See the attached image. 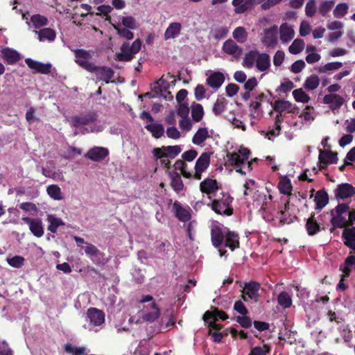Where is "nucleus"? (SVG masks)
<instances>
[{
	"mask_svg": "<svg viewBox=\"0 0 355 355\" xmlns=\"http://www.w3.org/2000/svg\"><path fill=\"white\" fill-rule=\"evenodd\" d=\"M279 33L280 40L284 43H287L291 41L295 35L294 30L286 23H284L281 25Z\"/></svg>",
	"mask_w": 355,
	"mask_h": 355,
	"instance_id": "b1692460",
	"label": "nucleus"
},
{
	"mask_svg": "<svg viewBox=\"0 0 355 355\" xmlns=\"http://www.w3.org/2000/svg\"><path fill=\"white\" fill-rule=\"evenodd\" d=\"M343 67V63L340 62H328L324 66H320L315 68L320 73H327L329 71H336L340 69Z\"/></svg>",
	"mask_w": 355,
	"mask_h": 355,
	"instance_id": "4c0bfd02",
	"label": "nucleus"
},
{
	"mask_svg": "<svg viewBox=\"0 0 355 355\" xmlns=\"http://www.w3.org/2000/svg\"><path fill=\"white\" fill-rule=\"evenodd\" d=\"M209 137L207 128H200L192 138V142L200 145Z\"/></svg>",
	"mask_w": 355,
	"mask_h": 355,
	"instance_id": "c9c22d12",
	"label": "nucleus"
},
{
	"mask_svg": "<svg viewBox=\"0 0 355 355\" xmlns=\"http://www.w3.org/2000/svg\"><path fill=\"white\" fill-rule=\"evenodd\" d=\"M305 13L309 17H312L316 13L315 0H309L305 6Z\"/></svg>",
	"mask_w": 355,
	"mask_h": 355,
	"instance_id": "13d9d810",
	"label": "nucleus"
},
{
	"mask_svg": "<svg viewBox=\"0 0 355 355\" xmlns=\"http://www.w3.org/2000/svg\"><path fill=\"white\" fill-rule=\"evenodd\" d=\"M22 220L29 225L30 230L35 236L41 237L43 235L44 230L41 221L28 217L23 218Z\"/></svg>",
	"mask_w": 355,
	"mask_h": 355,
	"instance_id": "a211bd4d",
	"label": "nucleus"
},
{
	"mask_svg": "<svg viewBox=\"0 0 355 355\" xmlns=\"http://www.w3.org/2000/svg\"><path fill=\"white\" fill-rule=\"evenodd\" d=\"M227 101L223 96H219L214 103L212 112L215 116H219L225 112L227 108Z\"/></svg>",
	"mask_w": 355,
	"mask_h": 355,
	"instance_id": "7c9ffc66",
	"label": "nucleus"
},
{
	"mask_svg": "<svg viewBox=\"0 0 355 355\" xmlns=\"http://www.w3.org/2000/svg\"><path fill=\"white\" fill-rule=\"evenodd\" d=\"M292 108V103L288 101L277 100L273 105V109L282 114V112L289 110Z\"/></svg>",
	"mask_w": 355,
	"mask_h": 355,
	"instance_id": "a18cd8bd",
	"label": "nucleus"
},
{
	"mask_svg": "<svg viewBox=\"0 0 355 355\" xmlns=\"http://www.w3.org/2000/svg\"><path fill=\"white\" fill-rule=\"evenodd\" d=\"M229 30L227 27H218L214 32V37L216 40L224 38L227 36Z\"/></svg>",
	"mask_w": 355,
	"mask_h": 355,
	"instance_id": "338daca9",
	"label": "nucleus"
},
{
	"mask_svg": "<svg viewBox=\"0 0 355 355\" xmlns=\"http://www.w3.org/2000/svg\"><path fill=\"white\" fill-rule=\"evenodd\" d=\"M334 193L336 199L344 200L355 194V187L349 183H342L337 186Z\"/></svg>",
	"mask_w": 355,
	"mask_h": 355,
	"instance_id": "9d476101",
	"label": "nucleus"
},
{
	"mask_svg": "<svg viewBox=\"0 0 355 355\" xmlns=\"http://www.w3.org/2000/svg\"><path fill=\"white\" fill-rule=\"evenodd\" d=\"M141 46L140 39L135 40L131 45L128 42H123L121 46V51L115 54V59L121 62H130L137 53Z\"/></svg>",
	"mask_w": 355,
	"mask_h": 355,
	"instance_id": "f03ea898",
	"label": "nucleus"
},
{
	"mask_svg": "<svg viewBox=\"0 0 355 355\" xmlns=\"http://www.w3.org/2000/svg\"><path fill=\"white\" fill-rule=\"evenodd\" d=\"M306 67V64L303 60H298L293 62L290 67L291 71L293 73H300Z\"/></svg>",
	"mask_w": 355,
	"mask_h": 355,
	"instance_id": "bf43d9fd",
	"label": "nucleus"
},
{
	"mask_svg": "<svg viewBox=\"0 0 355 355\" xmlns=\"http://www.w3.org/2000/svg\"><path fill=\"white\" fill-rule=\"evenodd\" d=\"M304 47V42L302 40L296 39L295 40L291 45L288 48V51L291 54L300 53Z\"/></svg>",
	"mask_w": 355,
	"mask_h": 355,
	"instance_id": "864d4df0",
	"label": "nucleus"
},
{
	"mask_svg": "<svg viewBox=\"0 0 355 355\" xmlns=\"http://www.w3.org/2000/svg\"><path fill=\"white\" fill-rule=\"evenodd\" d=\"M293 95L297 102L308 103L310 100L309 96L302 88L293 90Z\"/></svg>",
	"mask_w": 355,
	"mask_h": 355,
	"instance_id": "3c124183",
	"label": "nucleus"
},
{
	"mask_svg": "<svg viewBox=\"0 0 355 355\" xmlns=\"http://www.w3.org/2000/svg\"><path fill=\"white\" fill-rule=\"evenodd\" d=\"M173 209L175 213V216L182 222H187L191 219V214L189 210L182 207L178 201H175L173 204Z\"/></svg>",
	"mask_w": 355,
	"mask_h": 355,
	"instance_id": "412c9836",
	"label": "nucleus"
},
{
	"mask_svg": "<svg viewBox=\"0 0 355 355\" xmlns=\"http://www.w3.org/2000/svg\"><path fill=\"white\" fill-rule=\"evenodd\" d=\"M234 309L242 315H246L248 313V311L244 304L240 301H236L234 304Z\"/></svg>",
	"mask_w": 355,
	"mask_h": 355,
	"instance_id": "774afa93",
	"label": "nucleus"
},
{
	"mask_svg": "<svg viewBox=\"0 0 355 355\" xmlns=\"http://www.w3.org/2000/svg\"><path fill=\"white\" fill-rule=\"evenodd\" d=\"M258 55L259 51L257 50H250L247 52L243 59L244 64L248 68L252 67Z\"/></svg>",
	"mask_w": 355,
	"mask_h": 355,
	"instance_id": "37998d69",
	"label": "nucleus"
},
{
	"mask_svg": "<svg viewBox=\"0 0 355 355\" xmlns=\"http://www.w3.org/2000/svg\"><path fill=\"white\" fill-rule=\"evenodd\" d=\"M65 352L73 355H82L84 354L85 347H76L70 343H67L64 347Z\"/></svg>",
	"mask_w": 355,
	"mask_h": 355,
	"instance_id": "6e6d98bb",
	"label": "nucleus"
},
{
	"mask_svg": "<svg viewBox=\"0 0 355 355\" xmlns=\"http://www.w3.org/2000/svg\"><path fill=\"white\" fill-rule=\"evenodd\" d=\"M210 163V155L207 153H203L200 155V156L198 158L196 165L195 169L198 170V171H205Z\"/></svg>",
	"mask_w": 355,
	"mask_h": 355,
	"instance_id": "473e14b6",
	"label": "nucleus"
},
{
	"mask_svg": "<svg viewBox=\"0 0 355 355\" xmlns=\"http://www.w3.org/2000/svg\"><path fill=\"white\" fill-rule=\"evenodd\" d=\"M31 21L35 28L33 31L40 41H43L44 39V17L40 15H34L31 18Z\"/></svg>",
	"mask_w": 355,
	"mask_h": 355,
	"instance_id": "f8f14e48",
	"label": "nucleus"
},
{
	"mask_svg": "<svg viewBox=\"0 0 355 355\" xmlns=\"http://www.w3.org/2000/svg\"><path fill=\"white\" fill-rule=\"evenodd\" d=\"M250 151L247 148H241L238 153H227L229 164L235 168L241 167L249 159Z\"/></svg>",
	"mask_w": 355,
	"mask_h": 355,
	"instance_id": "20e7f679",
	"label": "nucleus"
},
{
	"mask_svg": "<svg viewBox=\"0 0 355 355\" xmlns=\"http://www.w3.org/2000/svg\"><path fill=\"white\" fill-rule=\"evenodd\" d=\"M271 347L268 344H263V346H257L251 348L248 355H267L270 353Z\"/></svg>",
	"mask_w": 355,
	"mask_h": 355,
	"instance_id": "09e8293b",
	"label": "nucleus"
},
{
	"mask_svg": "<svg viewBox=\"0 0 355 355\" xmlns=\"http://www.w3.org/2000/svg\"><path fill=\"white\" fill-rule=\"evenodd\" d=\"M25 62L30 69L35 70V72L44 73V64L33 60L31 58L25 59Z\"/></svg>",
	"mask_w": 355,
	"mask_h": 355,
	"instance_id": "8fccbe9b",
	"label": "nucleus"
},
{
	"mask_svg": "<svg viewBox=\"0 0 355 355\" xmlns=\"http://www.w3.org/2000/svg\"><path fill=\"white\" fill-rule=\"evenodd\" d=\"M276 28H270L266 29L264 31V36L262 39V42L268 47H273L277 44V37L275 35Z\"/></svg>",
	"mask_w": 355,
	"mask_h": 355,
	"instance_id": "c85d7f7f",
	"label": "nucleus"
},
{
	"mask_svg": "<svg viewBox=\"0 0 355 355\" xmlns=\"http://www.w3.org/2000/svg\"><path fill=\"white\" fill-rule=\"evenodd\" d=\"M189 107L188 106V104L186 103H180L177 109V114L181 118H187L189 117Z\"/></svg>",
	"mask_w": 355,
	"mask_h": 355,
	"instance_id": "680f3d73",
	"label": "nucleus"
},
{
	"mask_svg": "<svg viewBox=\"0 0 355 355\" xmlns=\"http://www.w3.org/2000/svg\"><path fill=\"white\" fill-rule=\"evenodd\" d=\"M232 36L239 43H244L248 39V33L243 26L236 27L233 33Z\"/></svg>",
	"mask_w": 355,
	"mask_h": 355,
	"instance_id": "a19ab883",
	"label": "nucleus"
},
{
	"mask_svg": "<svg viewBox=\"0 0 355 355\" xmlns=\"http://www.w3.org/2000/svg\"><path fill=\"white\" fill-rule=\"evenodd\" d=\"M319 84V77L317 75L313 74L306 78L303 86L307 90H314L318 87Z\"/></svg>",
	"mask_w": 355,
	"mask_h": 355,
	"instance_id": "ea45409f",
	"label": "nucleus"
},
{
	"mask_svg": "<svg viewBox=\"0 0 355 355\" xmlns=\"http://www.w3.org/2000/svg\"><path fill=\"white\" fill-rule=\"evenodd\" d=\"M206 89L202 85H198L194 90L195 98L197 101H201L205 98Z\"/></svg>",
	"mask_w": 355,
	"mask_h": 355,
	"instance_id": "0e129e2a",
	"label": "nucleus"
},
{
	"mask_svg": "<svg viewBox=\"0 0 355 355\" xmlns=\"http://www.w3.org/2000/svg\"><path fill=\"white\" fill-rule=\"evenodd\" d=\"M270 67V55L266 53H259L256 60V67L260 71H265Z\"/></svg>",
	"mask_w": 355,
	"mask_h": 355,
	"instance_id": "393cba45",
	"label": "nucleus"
},
{
	"mask_svg": "<svg viewBox=\"0 0 355 355\" xmlns=\"http://www.w3.org/2000/svg\"><path fill=\"white\" fill-rule=\"evenodd\" d=\"M114 28L116 31V33L121 37L126 40H132L134 37V33L127 28H121L119 26L113 24Z\"/></svg>",
	"mask_w": 355,
	"mask_h": 355,
	"instance_id": "5fc2aeb1",
	"label": "nucleus"
},
{
	"mask_svg": "<svg viewBox=\"0 0 355 355\" xmlns=\"http://www.w3.org/2000/svg\"><path fill=\"white\" fill-rule=\"evenodd\" d=\"M319 163L332 164L338 162V153L331 150H320L318 156Z\"/></svg>",
	"mask_w": 355,
	"mask_h": 355,
	"instance_id": "dca6fc26",
	"label": "nucleus"
},
{
	"mask_svg": "<svg viewBox=\"0 0 355 355\" xmlns=\"http://www.w3.org/2000/svg\"><path fill=\"white\" fill-rule=\"evenodd\" d=\"M2 58L8 64H13L20 60L17 51L6 48L2 50Z\"/></svg>",
	"mask_w": 355,
	"mask_h": 355,
	"instance_id": "cd10ccee",
	"label": "nucleus"
},
{
	"mask_svg": "<svg viewBox=\"0 0 355 355\" xmlns=\"http://www.w3.org/2000/svg\"><path fill=\"white\" fill-rule=\"evenodd\" d=\"M225 245L234 251L236 248H239V236L234 232L228 231L225 234Z\"/></svg>",
	"mask_w": 355,
	"mask_h": 355,
	"instance_id": "bb28decb",
	"label": "nucleus"
},
{
	"mask_svg": "<svg viewBox=\"0 0 355 355\" xmlns=\"http://www.w3.org/2000/svg\"><path fill=\"white\" fill-rule=\"evenodd\" d=\"M223 50L227 54L238 56L241 54L242 49L234 40L230 39L223 43Z\"/></svg>",
	"mask_w": 355,
	"mask_h": 355,
	"instance_id": "a878e982",
	"label": "nucleus"
},
{
	"mask_svg": "<svg viewBox=\"0 0 355 355\" xmlns=\"http://www.w3.org/2000/svg\"><path fill=\"white\" fill-rule=\"evenodd\" d=\"M260 288V284L257 282L252 281L245 283L242 289V299L245 302H248L249 300H253L255 302H258L260 297L259 294Z\"/></svg>",
	"mask_w": 355,
	"mask_h": 355,
	"instance_id": "39448f33",
	"label": "nucleus"
},
{
	"mask_svg": "<svg viewBox=\"0 0 355 355\" xmlns=\"http://www.w3.org/2000/svg\"><path fill=\"white\" fill-rule=\"evenodd\" d=\"M97 119V114L94 112H89L74 116L71 119L72 126L78 128L80 125H87L94 122Z\"/></svg>",
	"mask_w": 355,
	"mask_h": 355,
	"instance_id": "6e6552de",
	"label": "nucleus"
},
{
	"mask_svg": "<svg viewBox=\"0 0 355 355\" xmlns=\"http://www.w3.org/2000/svg\"><path fill=\"white\" fill-rule=\"evenodd\" d=\"M225 81L223 73L216 71L212 73L207 79L206 83L211 88L218 89Z\"/></svg>",
	"mask_w": 355,
	"mask_h": 355,
	"instance_id": "aec40b11",
	"label": "nucleus"
},
{
	"mask_svg": "<svg viewBox=\"0 0 355 355\" xmlns=\"http://www.w3.org/2000/svg\"><path fill=\"white\" fill-rule=\"evenodd\" d=\"M285 59V53L283 51H277L273 57V64L275 67H279Z\"/></svg>",
	"mask_w": 355,
	"mask_h": 355,
	"instance_id": "69168bd1",
	"label": "nucleus"
},
{
	"mask_svg": "<svg viewBox=\"0 0 355 355\" xmlns=\"http://www.w3.org/2000/svg\"><path fill=\"white\" fill-rule=\"evenodd\" d=\"M73 52L75 56V62L79 67L89 72L95 64L91 62V59L92 58L91 51L83 49H74Z\"/></svg>",
	"mask_w": 355,
	"mask_h": 355,
	"instance_id": "7ed1b4c3",
	"label": "nucleus"
},
{
	"mask_svg": "<svg viewBox=\"0 0 355 355\" xmlns=\"http://www.w3.org/2000/svg\"><path fill=\"white\" fill-rule=\"evenodd\" d=\"M214 196L215 198H211V202L208 206L217 214L232 216L234 210L232 206L233 198L230 193L221 191L219 195L215 194Z\"/></svg>",
	"mask_w": 355,
	"mask_h": 355,
	"instance_id": "f257e3e1",
	"label": "nucleus"
},
{
	"mask_svg": "<svg viewBox=\"0 0 355 355\" xmlns=\"http://www.w3.org/2000/svg\"><path fill=\"white\" fill-rule=\"evenodd\" d=\"M278 304L284 309L291 307L292 299L289 293L286 291L281 292L277 297Z\"/></svg>",
	"mask_w": 355,
	"mask_h": 355,
	"instance_id": "79ce46f5",
	"label": "nucleus"
},
{
	"mask_svg": "<svg viewBox=\"0 0 355 355\" xmlns=\"http://www.w3.org/2000/svg\"><path fill=\"white\" fill-rule=\"evenodd\" d=\"M182 149L180 146H162V148H155L153 150V154L156 159H162L168 157L174 159L178 155Z\"/></svg>",
	"mask_w": 355,
	"mask_h": 355,
	"instance_id": "423d86ee",
	"label": "nucleus"
},
{
	"mask_svg": "<svg viewBox=\"0 0 355 355\" xmlns=\"http://www.w3.org/2000/svg\"><path fill=\"white\" fill-rule=\"evenodd\" d=\"M191 117L194 122L200 121L205 115L203 107L201 104L193 102L191 105Z\"/></svg>",
	"mask_w": 355,
	"mask_h": 355,
	"instance_id": "2f4dec72",
	"label": "nucleus"
},
{
	"mask_svg": "<svg viewBox=\"0 0 355 355\" xmlns=\"http://www.w3.org/2000/svg\"><path fill=\"white\" fill-rule=\"evenodd\" d=\"M315 209H322L329 202V196L324 189L318 191L315 196Z\"/></svg>",
	"mask_w": 355,
	"mask_h": 355,
	"instance_id": "5701e85b",
	"label": "nucleus"
},
{
	"mask_svg": "<svg viewBox=\"0 0 355 355\" xmlns=\"http://www.w3.org/2000/svg\"><path fill=\"white\" fill-rule=\"evenodd\" d=\"M82 249L95 264L101 262L103 254L94 245L88 243L85 247H82Z\"/></svg>",
	"mask_w": 355,
	"mask_h": 355,
	"instance_id": "4468645a",
	"label": "nucleus"
},
{
	"mask_svg": "<svg viewBox=\"0 0 355 355\" xmlns=\"http://www.w3.org/2000/svg\"><path fill=\"white\" fill-rule=\"evenodd\" d=\"M146 129L152 133L153 137L156 139L162 137L164 133V128L162 124L151 123L146 125Z\"/></svg>",
	"mask_w": 355,
	"mask_h": 355,
	"instance_id": "72a5a7b5",
	"label": "nucleus"
},
{
	"mask_svg": "<svg viewBox=\"0 0 355 355\" xmlns=\"http://www.w3.org/2000/svg\"><path fill=\"white\" fill-rule=\"evenodd\" d=\"M109 155V150L103 147H94L89 149L85 155V157L94 162H100Z\"/></svg>",
	"mask_w": 355,
	"mask_h": 355,
	"instance_id": "ddd939ff",
	"label": "nucleus"
},
{
	"mask_svg": "<svg viewBox=\"0 0 355 355\" xmlns=\"http://www.w3.org/2000/svg\"><path fill=\"white\" fill-rule=\"evenodd\" d=\"M219 189L217 180L211 178H206L200 184V191L207 194L209 200H211Z\"/></svg>",
	"mask_w": 355,
	"mask_h": 355,
	"instance_id": "1a4fd4ad",
	"label": "nucleus"
},
{
	"mask_svg": "<svg viewBox=\"0 0 355 355\" xmlns=\"http://www.w3.org/2000/svg\"><path fill=\"white\" fill-rule=\"evenodd\" d=\"M335 2L332 0L324 1L322 2L318 8L319 13L323 16L326 17L327 14L331 11L332 8L334 6Z\"/></svg>",
	"mask_w": 355,
	"mask_h": 355,
	"instance_id": "603ef678",
	"label": "nucleus"
},
{
	"mask_svg": "<svg viewBox=\"0 0 355 355\" xmlns=\"http://www.w3.org/2000/svg\"><path fill=\"white\" fill-rule=\"evenodd\" d=\"M47 193L51 198L55 200H60L63 198L60 188L55 184H51L46 189Z\"/></svg>",
	"mask_w": 355,
	"mask_h": 355,
	"instance_id": "de8ad7c7",
	"label": "nucleus"
},
{
	"mask_svg": "<svg viewBox=\"0 0 355 355\" xmlns=\"http://www.w3.org/2000/svg\"><path fill=\"white\" fill-rule=\"evenodd\" d=\"M46 220L49 223L48 230L53 233L56 232L59 226L64 225V223L60 218L55 217L52 214L48 215Z\"/></svg>",
	"mask_w": 355,
	"mask_h": 355,
	"instance_id": "e433bc0d",
	"label": "nucleus"
},
{
	"mask_svg": "<svg viewBox=\"0 0 355 355\" xmlns=\"http://www.w3.org/2000/svg\"><path fill=\"white\" fill-rule=\"evenodd\" d=\"M315 213H311L310 217L306 220L305 227L309 236H314L321 232L323 227L318 223L315 217Z\"/></svg>",
	"mask_w": 355,
	"mask_h": 355,
	"instance_id": "f3484780",
	"label": "nucleus"
},
{
	"mask_svg": "<svg viewBox=\"0 0 355 355\" xmlns=\"http://www.w3.org/2000/svg\"><path fill=\"white\" fill-rule=\"evenodd\" d=\"M150 308L153 309V311L144 314L142 319L146 322H153L159 318L161 312L155 301L151 303Z\"/></svg>",
	"mask_w": 355,
	"mask_h": 355,
	"instance_id": "c756f323",
	"label": "nucleus"
},
{
	"mask_svg": "<svg viewBox=\"0 0 355 355\" xmlns=\"http://www.w3.org/2000/svg\"><path fill=\"white\" fill-rule=\"evenodd\" d=\"M236 321L243 328L248 329L252 326V320L246 315L236 317Z\"/></svg>",
	"mask_w": 355,
	"mask_h": 355,
	"instance_id": "e2e57ef3",
	"label": "nucleus"
},
{
	"mask_svg": "<svg viewBox=\"0 0 355 355\" xmlns=\"http://www.w3.org/2000/svg\"><path fill=\"white\" fill-rule=\"evenodd\" d=\"M87 317L92 324L100 326L105 322V313L96 308H89L87 313Z\"/></svg>",
	"mask_w": 355,
	"mask_h": 355,
	"instance_id": "2eb2a0df",
	"label": "nucleus"
},
{
	"mask_svg": "<svg viewBox=\"0 0 355 355\" xmlns=\"http://www.w3.org/2000/svg\"><path fill=\"white\" fill-rule=\"evenodd\" d=\"M122 24L127 28L135 29L137 28V22L135 19L132 16L123 17L122 18Z\"/></svg>",
	"mask_w": 355,
	"mask_h": 355,
	"instance_id": "052dcab7",
	"label": "nucleus"
},
{
	"mask_svg": "<svg viewBox=\"0 0 355 355\" xmlns=\"http://www.w3.org/2000/svg\"><path fill=\"white\" fill-rule=\"evenodd\" d=\"M171 178V186L175 191L179 193L184 189V183L182 180L180 175L177 172L170 173Z\"/></svg>",
	"mask_w": 355,
	"mask_h": 355,
	"instance_id": "f704fd0d",
	"label": "nucleus"
},
{
	"mask_svg": "<svg viewBox=\"0 0 355 355\" xmlns=\"http://www.w3.org/2000/svg\"><path fill=\"white\" fill-rule=\"evenodd\" d=\"M225 236L219 226L215 225L212 227L211 230V239L215 248H219L222 245L224 242Z\"/></svg>",
	"mask_w": 355,
	"mask_h": 355,
	"instance_id": "6ab92c4d",
	"label": "nucleus"
},
{
	"mask_svg": "<svg viewBox=\"0 0 355 355\" xmlns=\"http://www.w3.org/2000/svg\"><path fill=\"white\" fill-rule=\"evenodd\" d=\"M344 98L336 94H328L323 97V103L329 105V108L334 112L339 110L344 104Z\"/></svg>",
	"mask_w": 355,
	"mask_h": 355,
	"instance_id": "9b49d317",
	"label": "nucleus"
},
{
	"mask_svg": "<svg viewBox=\"0 0 355 355\" xmlns=\"http://www.w3.org/2000/svg\"><path fill=\"white\" fill-rule=\"evenodd\" d=\"M24 261L25 259L23 257L18 255L7 259V261L10 266L17 268H21L24 265Z\"/></svg>",
	"mask_w": 355,
	"mask_h": 355,
	"instance_id": "4d7b16f0",
	"label": "nucleus"
},
{
	"mask_svg": "<svg viewBox=\"0 0 355 355\" xmlns=\"http://www.w3.org/2000/svg\"><path fill=\"white\" fill-rule=\"evenodd\" d=\"M182 25L179 22L171 23L165 31L164 38L165 40L177 37L181 32Z\"/></svg>",
	"mask_w": 355,
	"mask_h": 355,
	"instance_id": "4be33fe9",
	"label": "nucleus"
},
{
	"mask_svg": "<svg viewBox=\"0 0 355 355\" xmlns=\"http://www.w3.org/2000/svg\"><path fill=\"white\" fill-rule=\"evenodd\" d=\"M89 72L95 73L98 80L103 81L107 84L110 83L114 75V71L112 68L106 66H96V64Z\"/></svg>",
	"mask_w": 355,
	"mask_h": 355,
	"instance_id": "0eeeda50",
	"label": "nucleus"
},
{
	"mask_svg": "<svg viewBox=\"0 0 355 355\" xmlns=\"http://www.w3.org/2000/svg\"><path fill=\"white\" fill-rule=\"evenodd\" d=\"M331 214L333 216V217L331 219V223L335 228H343L345 227H349L348 225V220H346V218L340 215H336L334 216V210L331 211Z\"/></svg>",
	"mask_w": 355,
	"mask_h": 355,
	"instance_id": "58836bf2",
	"label": "nucleus"
},
{
	"mask_svg": "<svg viewBox=\"0 0 355 355\" xmlns=\"http://www.w3.org/2000/svg\"><path fill=\"white\" fill-rule=\"evenodd\" d=\"M348 9L349 6L347 3H339L333 11L334 16L336 18H342L347 13Z\"/></svg>",
	"mask_w": 355,
	"mask_h": 355,
	"instance_id": "49530a36",
	"label": "nucleus"
},
{
	"mask_svg": "<svg viewBox=\"0 0 355 355\" xmlns=\"http://www.w3.org/2000/svg\"><path fill=\"white\" fill-rule=\"evenodd\" d=\"M278 189L282 194L291 195L293 187L291 180L288 178L280 180L278 184Z\"/></svg>",
	"mask_w": 355,
	"mask_h": 355,
	"instance_id": "c03bdc74",
	"label": "nucleus"
}]
</instances>
